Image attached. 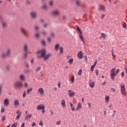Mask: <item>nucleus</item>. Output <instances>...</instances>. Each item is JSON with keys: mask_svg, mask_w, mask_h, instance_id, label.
Returning a JSON list of instances; mask_svg holds the SVG:
<instances>
[{"mask_svg": "<svg viewBox=\"0 0 127 127\" xmlns=\"http://www.w3.org/2000/svg\"><path fill=\"white\" fill-rule=\"evenodd\" d=\"M37 54H41V55L39 57V58H41V57H42L45 61H46V60H48V59H49V58H50V57L52 56V55H51V54H49L45 56V54H46V50H45V49L38 51L37 52Z\"/></svg>", "mask_w": 127, "mask_h": 127, "instance_id": "f257e3e1", "label": "nucleus"}, {"mask_svg": "<svg viewBox=\"0 0 127 127\" xmlns=\"http://www.w3.org/2000/svg\"><path fill=\"white\" fill-rule=\"evenodd\" d=\"M120 72V69H117L116 70V68H113L110 71V77L112 80H115V76L118 75V73Z\"/></svg>", "mask_w": 127, "mask_h": 127, "instance_id": "f03ea898", "label": "nucleus"}, {"mask_svg": "<svg viewBox=\"0 0 127 127\" xmlns=\"http://www.w3.org/2000/svg\"><path fill=\"white\" fill-rule=\"evenodd\" d=\"M76 29L78 31V32H79V33L80 34L79 36L80 39H81V41H82L83 43L85 44L86 42H85V40L84 39V37H83V35H82V31H81V29H80L79 26H76Z\"/></svg>", "mask_w": 127, "mask_h": 127, "instance_id": "7ed1b4c3", "label": "nucleus"}, {"mask_svg": "<svg viewBox=\"0 0 127 127\" xmlns=\"http://www.w3.org/2000/svg\"><path fill=\"white\" fill-rule=\"evenodd\" d=\"M121 93L124 96H127V91H126V86L125 84H121Z\"/></svg>", "mask_w": 127, "mask_h": 127, "instance_id": "20e7f679", "label": "nucleus"}, {"mask_svg": "<svg viewBox=\"0 0 127 127\" xmlns=\"http://www.w3.org/2000/svg\"><path fill=\"white\" fill-rule=\"evenodd\" d=\"M15 86L17 89H20L22 87V82L21 81H17L15 83Z\"/></svg>", "mask_w": 127, "mask_h": 127, "instance_id": "39448f33", "label": "nucleus"}, {"mask_svg": "<svg viewBox=\"0 0 127 127\" xmlns=\"http://www.w3.org/2000/svg\"><path fill=\"white\" fill-rule=\"evenodd\" d=\"M38 111H41V110H45V105L44 104H39L37 107Z\"/></svg>", "mask_w": 127, "mask_h": 127, "instance_id": "423d86ee", "label": "nucleus"}, {"mask_svg": "<svg viewBox=\"0 0 127 127\" xmlns=\"http://www.w3.org/2000/svg\"><path fill=\"white\" fill-rule=\"evenodd\" d=\"M68 96L70 98H73L75 97V92L71 90H68Z\"/></svg>", "mask_w": 127, "mask_h": 127, "instance_id": "0eeeda50", "label": "nucleus"}, {"mask_svg": "<svg viewBox=\"0 0 127 127\" xmlns=\"http://www.w3.org/2000/svg\"><path fill=\"white\" fill-rule=\"evenodd\" d=\"M77 58L78 59H82L83 57H84V56H83V52L82 51H80L78 53L77 55Z\"/></svg>", "mask_w": 127, "mask_h": 127, "instance_id": "6e6552de", "label": "nucleus"}, {"mask_svg": "<svg viewBox=\"0 0 127 127\" xmlns=\"http://www.w3.org/2000/svg\"><path fill=\"white\" fill-rule=\"evenodd\" d=\"M38 92L40 95H41V96H43V95H44V90H43V88H39Z\"/></svg>", "mask_w": 127, "mask_h": 127, "instance_id": "1a4fd4ad", "label": "nucleus"}, {"mask_svg": "<svg viewBox=\"0 0 127 127\" xmlns=\"http://www.w3.org/2000/svg\"><path fill=\"white\" fill-rule=\"evenodd\" d=\"M24 50H25V56H24V58H26V56H27L28 54V48L27 47V45H26L24 46Z\"/></svg>", "mask_w": 127, "mask_h": 127, "instance_id": "9d476101", "label": "nucleus"}, {"mask_svg": "<svg viewBox=\"0 0 127 127\" xmlns=\"http://www.w3.org/2000/svg\"><path fill=\"white\" fill-rule=\"evenodd\" d=\"M61 105L63 109H65V108H66V102H65V100L62 99L61 100Z\"/></svg>", "mask_w": 127, "mask_h": 127, "instance_id": "9b49d317", "label": "nucleus"}, {"mask_svg": "<svg viewBox=\"0 0 127 127\" xmlns=\"http://www.w3.org/2000/svg\"><path fill=\"white\" fill-rule=\"evenodd\" d=\"M31 118H32V114L30 113V115H26V116L25 118V120H26V121H29V120L31 119Z\"/></svg>", "mask_w": 127, "mask_h": 127, "instance_id": "f8f14e48", "label": "nucleus"}, {"mask_svg": "<svg viewBox=\"0 0 127 127\" xmlns=\"http://www.w3.org/2000/svg\"><path fill=\"white\" fill-rule=\"evenodd\" d=\"M81 109H82V104L79 102L78 103L76 108V111H79V110H81Z\"/></svg>", "mask_w": 127, "mask_h": 127, "instance_id": "ddd939ff", "label": "nucleus"}, {"mask_svg": "<svg viewBox=\"0 0 127 127\" xmlns=\"http://www.w3.org/2000/svg\"><path fill=\"white\" fill-rule=\"evenodd\" d=\"M97 61H95L94 62V64L93 65H92L91 66V68H90V70L91 71V72H93V71H94V69H95V67H96V65H97Z\"/></svg>", "mask_w": 127, "mask_h": 127, "instance_id": "4468645a", "label": "nucleus"}, {"mask_svg": "<svg viewBox=\"0 0 127 127\" xmlns=\"http://www.w3.org/2000/svg\"><path fill=\"white\" fill-rule=\"evenodd\" d=\"M4 105L6 107H7L9 105V100L8 99H5L4 100Z\"/></svg>", "mask_w": 127, "mask_h": 127, "instance_id": "2eb2a0df", "label": "nucleus"}, {"mask_svg": "<svg viewBox=\"0 0 127 127\" xmlns=\"http://www.w3.org/2000/svg\"><path fill=\"white\" fill-rule=\"evenodd\" d=\"M105 101L106 104H109L110 103V96H107L105 98Z\"/></svg>", "mask_w": 127, "mask_h": 127, "instance_id": "dca6fc26", "label": "nucleus"}, {"mask_svg": "<svg viewBox=\"0 0 127 127\" xmlns=\"http://www.w3.org/2000/svg\"><path fill=\"white\" fill-rule=\"evenodd\" d=\"M19 105V101H18V100H15L14 102V107H17Z\"/></svg>", "mask_w": 127, "mask_h": 127, "instance_id": "f3484780", "label": "nucleus"}, {"mask_svg": "<svg viewBox=\"0 0 127 127\" xmlns=\"http://www.w3.org/2000/svg\"><path fill=\"white\" fill-rule=\"evenodd\" d=\"M10 54V50H8L6 55H4V54H3L2 55V57H3V58H5V57H6V56H9Z\"/></svg>", "mask_w": 127, "mask_h": 127, "instance_id": "a211bd4d", "label": "nucleus"}, {"mask_svg": "<svg viewBox=\"0 0 127 127\" xmlns=\"http://www.w3.org/2000/svg\"><path fill=\"white\" fill-rule=\"evenodd\" d=\"M89 85L90 87V88H94V87H95V82H90L89 83Z\"/></svg>", "mask_w": 127, "mask_h": 127, "instance_id": "6ab92c4d", "label": "nucleus"}, {"mask_svg": "<svg viewBox=\"0 0 127 127\" xmlns=\"http://www.w3.org/2000/svg\"><path fill=\"white\" fill-rule=\"evenodd\" d=\"M31 15L32 17H33V18H35V17H36V16H37V14L35 12H32L31 13Z\"/></svg>", "mask_w": 127, "mask_h": 127, "instance_id": "aec40b11", "label": "nucleus"}, {"mask_svg": "<svg viewBox=\"0 0 127 127\" xmlns=\"http://www.w3.org/2000/svg\"><path fill=\"white\" fill-rule=\"evenodd\" d=\"M99 9H101V10H102L103 11H105V6L102 5H99Z\"/></svg>", "mask_w": 127, "mask_h": 127, "instance_id": "412c9836", "label": "nucleus"}, {"mask_svg": "<svg viewBox=\"0 0 127 127\" xmlns=\"http://www.w3.org/2000/svg\"><path fill=\"white\" fill-rule=\"evenodd\" d=\"M52 13L54 15H58V14H59V13H60V12H59V11L56 10V11L53 12Z\"/></svg>", "mask_w": 127, "mask_h": 127, "instance_id": "4be33fe9", "label": "nucleus"}, {"mask_svg": "<svg viewBox=\"0 0 127 127\" xmlns=\"http://www.w3.org/2000/svg\"><path fill=\"white\" fill-rule=\"evenodd\" d=\"M102 37H103V39H105L107 38V35H106V34L105 33H102L101 38H102Z\"/></svg>", "mask_w": 127, "mask_h": 127, "instance_id": "5701e85b", "label": "nucleus"}, {"mask_svg": "<svg viewBox=\"0 0 127 127\" xmlns=\"http://www.w3.org/2000/svg\"><path fill=\"white\" fill-rule=\"evenodd\" d=\"M32 90H33V89L32 88V87H30L27 90V94H29V93H30L31 92V91H32Z\"/></svg>", "mask_w": 127, "mask_h": 127, "instance_id": "b1692460", "label": "nucleus"}, {"mask_svg": "<svg viewBox=\"0 0 127 127\" xmlns=\"http://www.w3.org/2000/svg\"><path fill=\"white\" fill-rule=\"evenodd\" d=\"M73 61H74V60L73 59H70L68 61V63H69L70 65H72V64H73Z\"/></svg>", "mask_w": 127, "mask_h": 127, "instance_id": "393cba45", "label": "nucleus"}, {"mask_svg": "<svg viewBox=\"0 0 127 127\" xmlns=\"http://www.w3.org/2000/svg\"><path fill=\"white\" fill-rule=\"evenodd\" d=\"M75 81V76L74 75L71 76V83L73 84Z\"/></svg>", "mask_w": 127, "mask_h": 127, "instance_id": "a878e982", "label": "nucleus"}, {"mask_svg": "<svg viewBox=\"0 0 127 127\" xmlns=\"http://www.w3.org/2000/svg\"><path fill=\"white\" fill-rule=\"evenodd\" d=\"M83 70L82 69H80L78 72L77 74L78 75H79V76H81V75H82V72Z\"/></svg>", "mask_w": 127, "mask_h": 127, "instance_id": "bb28decb", "label": "nucleus"}, {"mask_svg": "<svg viewBox=\"0 0 127 127\" xmlns=\"http://www.w3.org/2000/svg\"><path fill=\"white\" fill-rule=\"evenodd\" d=\"M21 31L22 32V33H23V34H24V35H26V31L25 30V29H24V28H22Z\"/></svg>", "mask_w": 127, "mask_h": 127, "instance_id": "cd10ccee", "label": "nucleus"}, {"mask_svg": "<svg viewBox=\"0 0 127 127\" xmlns=\"http://www.w3.org/2000/svg\"><path fill=\"white\" fill-rule=\"evenodd\" d=\"M112 55L113 58H116V55H115V52H114V50H112Z\"/></svg>", "mask_w": 127, "mask_h": 127, "instance_id": "c85d7f7f", "label": "nucleus"}, {"mask_svg": "<svg viewBox=\"0 0 127 127\" xmlns=\"http://www.w3.org/2000/svg\"><path fill=\"white\" fill-rule=\"evenodd\" d=\"M20 80H22V81H23L24 80V75L23 74H21L20 76Z\"/></svg>", "mask_w": 127, "mask_h": 127, "instance_id": "c756f323", "label": "nucleus"}, {"mask_svg": "<svg viewBox=\"0 0 127 127\" xmlns=\"http://www.w3.org/2000/svg\"><path fill=\"white\" fill-rule=\"evenodd\" d=\"M17 126V122L14 123L12 124V125L11 126V127H16Z\"/></svg>", "mask_w": 127, "mask_h": 127, "instance_id": "7c9ffc66", "label": "nucleus"}, {"mask_svg": "<svg viewBox=\"0 0 127 127\" xmlns=\"http://www.w3.org/2000/svg\"><path fill=\"white\" fill-rule=\"evenodd\" d=\"M60 54H62L63 53V47H61L60 48Z\"/></svg>", "mask_w": 127, "mask_h": 127, "instance_id": "2f4dec72", "label": "nucleus"}, {"mask_svg": "<svg viewBox=\"0 0 127 127\" xmlns=\"http://www.w3.org/2000/svg\"><path fill=\"white\" fill-rule=\"evenodd\" d=\"M21 115V113H20L19 115H18L16 118V120H19Z\"/></svg>", "mask_w": 127, "mask_h": 127, "instance_id": "473e14b6", "label": "nucleus"}, {"mask_svg": "<svg viewBox=\"0 0 127 127\" xmlns=\"http://www.w3.org/2000/svg\"><path fill=\"white\" fill-rule=\"evenodd\" d=\"M59 48V44H57L55 46V49L56 50V51H57V50H58Z\"/></svg>", "mask_w": 127, "mask_h": 127, "instance_id": "72a5a7b5", "label": "nucleus"}, {"mask_svg": "<svg viewBox=\"0 0 127 127\" xmlns=\"http://www.w3.org/2000/svg\"><path fill=\"white\" fill-rule=\"evenodd\" d=\"M39 125V126L42 127L43 126V125H44V124L43 123V122H42V121H40Z\"/></svg>", "mask_w": 127, "mask_h": 127, "instance_id": "f704fd0d", "label": "nucleus"}, {"mask_svg": "<svg viewBox=\"0 0 127 127\" xmlns=\"http://www.w3.org/2000/svg\"><path fill=\"white\" fill-rule=\"evenodd\" d=\"M122 25L124 28H127V24L126 23V22L123 23Z\"/></svg>", "mask_w": 127, "mask_h": 127, "instance_id": "c9c22d12", "label": "nucleus"}, {"mask_svg": "<svg viewBox=\"0 0 127 127\" xmlns=\"http://www.w3.org/2000/svg\"><path fill=\"white\" fill-rule=\"evenodd\" d=\"M61 124V121H59L56 122L57 126H59Z\"/></svg>", "mask_w": 127, "mask_h": 127, "instance_id": "e433bc0d", "label": "nucleus"}, {"mask_svg": "<svg viewBox=\"0 0 127 127\" xmlns=\"http://www.w3.org/2000/svg\"><path fill=\"white\" fill-rule=\"evenodd\" d=\"M58 88H61V82L59 81L58 84Z\"/></svg>", "mask_w": 127, "mask_h": 127, "instance_id": "4c0bfd02", "label": "nucleus"}, {"mask_svg": "<svg viewBox=\"0 0 127 127\" xmlns=\"http://www.w3.org/2000/svg\"><path fill=\"white\" fill-rule=\"evenodd\" d=\"M95 73L96 74V76H98V75H99V70L96 69L95 70Z\"/></svg>", "mask_w": 127, "mask_h": 127, "instance_id": "58836bf2", "label": "nucleus"}, {"mask_svg": "<svg viewBox=\"0 0 127 127\" xmlns=\"http://www.w3.org/2000/svg\"><path fill=\"white\" fill-rule=\"evenodd\" d=\"M41 69V67H40V66L38 67L37 68L36 70V72H38V71H40Z\"/></svg>", "mask_w": 127, "mask_h": 127, "instance_id": "ea45409f", "label": "nucleus"}, {"mask_svg": "<svg viewBox=\"0 0 127 127\" xmlns=\"http://www.w3.org/2000/svg\"><path fill=\"white\" fill-rule=\"evenodd\" d=\"M42 8H44V9H46L47 8V5H46V4H44V6H43Z\"/></svg>", "mask_w": 127, "mask_h": 127, "instance_id": "a19ab883", "label": "nucleus"}, {"mask_svg": "<svg viewBox=\"0 0 127 127\" xmlns=\"http://www.w3.org/2000/svg\"><path fill=\"white\" fill-rule=\"evenodd\" d=\"M36 126V123H35V122H33V123H32V125H31V126H32V127H35Z\"/></svg>", "mask_w": 127, "mask_h": 127, "instance_id": "79ce46f5", "label": "nucleus"}, {"mask_svg": "<svg viewBox=\"0 0 127 127\" xmlns=\"http://www.w3.org/2000/svg\"><path fill=\"white\" fill-rule=\"evenodd\" d=\"M121 75H122V77L124 78V77H125V72L124 71H122Z\"/></svg>", "mask_w": 127, "mask_h": 127, "instance_id": "37998d69", "label": "nucleus"}, {"mask_svg": "<svg viewBox=\"0 0 127 127\" xmlns=\"http://www.w3.org/2000/svg\"><path fill=\"white\" fill-rule=\"evenodd\" d=\"M2 122H4L5 121V117H2L1 119Z\"/></svg>", "mask_w": 127, "mask_h": 127, "instance_id": "c03bdc74", "label": "nucleus"}, {"mask_svg": "<svg viewBox=\"0 0 127 127\" xmlns=\"http://www.w3.org/2000/svg\"><path fill=\"white\" fill-rule=\"evenodd\" d=\"M2 26H3V27H5V26H6V23L5 22L2 23Z\"/></svg>", "mask_w": 127, "mask_h": 127, "instance_id": "a18cd8bd", "label": "nucleus"}, {"mask_svg": "<svg viewBox=\"0 0 127 127\" xmlns=\"http://www.w3.org/2000/svg\"><path fill=\"white\" fill-rule=\"evenodd\" d=\"M26 96V94L25 91H24L23 94V97L25 98Z\"/></svg>", "mask_w": 127, "mask_h": 127, "instance_id": "49530a36", "label": "nucleus"}, {"mask_svg": "<svg viewBox=\"0 0 127 127\" xmlns=\"http://www.w3.org/2000/svg\"><path fill=\"white\" fill-rule=\"evenodd\" d=\"M1 113H4V108L1 109Z\"/></svg>", "mask_w": 127, "mask_h": 127, "instance_id": "de8ad7c7", "label": "nucleus"}, {"mask_svg": "<svg viewBox=\"0 0 127 127\" xmlns=\"http://www.w3.org/2000/svg\"><path fill=\"white\" fill-rule=\"evenodd\" d=\"M2 89V85H0V94L1 93V90Z\"/></svg>", "mask_w": 127, "mask_h": 127, "instance_id": "09e8293b", "label": "nucleus"}, {"mask_svg": "<svg viewBox=\"0 0 127 127\" xmlns=\"http://www.w3.org/2000/svg\"><path fill=\"white\" fill-rule=\"evenodd\" d=\"M77 5H80V1L79 0L76 1Z\"/></svg>", "mask_w": 127, "mask_h": 127, "instance_id": "8fccbe9b", "label": "nucleus"}, {"mask_svg": "<svg viewBox=\"0 0 127 127\" xmlns=\"http://www.w3.org/2000/svg\"><path fill=\"white\" fill-rule=\"evenodd\" d=\"M25 126V124L23 123L21 126V127H24Z\"/></svg>", "mask_w": 127, "mask_h": 127, "instance_id": "3c124183", "label": "nucleus"}, {"mask_svg": "<svg viewBox=\"0 0 127 127\" xmlns=\"http://www.w3.org/2000/svg\"><path fill=\"white\" fill-rule=\"evenodd\" d=\"M50 5L52 6L53 5V1H51L50 2Z\"/></svg>", "mask_w": 127, "mask_h": 127, "instance_id": "603ef678", "label": "nucleus"}, {"mask_svg": "<svg viewBox=\"0 0 127 127\" xmlns=\"http://www.w3.org/2000/svg\"><path fill=\"white\" fill-rule=\"evenodd\" d=\"M125 72L127 75V66H125Z\"/></svg>", "mask_w": 127, "mask_h": 127, "instance_id": "864d4df0", "label": "nucleus"}, {"mask_svg": "<svg viewBox=\"0 0 127 127\" xmlns=\"http://www.w3.org/2000/svg\"><path fill=\"white\" fill-rule=\"evenodd\" d=\"M36 37H37V38H38V37H39V34H38V33L36 34Z\"/></svg>", "mask_w": 127, "mask_h": 127, "instance_id": "5fc2aeb1", "label": "nucleus"}, {"mask_svg": "<svg viewBox=\"0 0 127 127\" xmlns=\"http://www.w3.org/2000/svg\"><path fill=\"white\" fill-rule=\"evenodd\" d=\"M71 111L74 112V111H75V107H71Z\"/></svg>", "mask_w": 127, "mask_h": 127, "instance_id": "6e6d98bb", "label": "nucleus"}, {"mask_svg": "<svg viewBox=\"0 0 127 127\" xmlns=\"http://www.w3.org/2000/svg\"><path fill=\"white\" fill-rule=\"evenodd\" d=\"M111 89L112 90L113 93H115V92H116V89H115V88H112Z\"/></svg>", "mask_w": 127, "mask_h": 127, "instance_id": "4d7b16f0", "label": "nucleus"}, {"mask_svg": "<svg viewBox=\"0 0 127 127\" xmlns=\"http://www.w3.org/2000/svg\"><path fill=\"white\" fill-rule=\"evenodd\" d=\"M25 87H28V83H25Z\"/></svg>", "mask_w": 127, "mask_h": 127, "instance_id": "13d9d810", "label": "nucleus"}, {"mask_svg": "<svg viewBox=\"0 0 127 127\" xmlns=\"http://www.w3.org/2000/svg\"><path fill=\"white\" fill-rule=\"evenodd\" d=\"M42 43L43 45H45V41H42Z\"/></svg>", "mask_w": 127, "mask_h": 127, "instance_id": "bf43d9fd", "label": "nucleus"}, {"mask_svg": "<svg viewBox=\"0 0 127 127\" xmlns=\"http://www.w3.org/2000/svg\"><path fill=\"white\" fill-rule=\"evenodd\" d=\"M48 40L49 42H51V38H48Z\"/></svg>", "mask_w": 127, "mask_h": 127, "instance_id": "052dcab7", "label": "nucleus"}, {"mask_svg": "<svg viewBox=\"0 0 127 127\" xmlns=\"http://www.w3.org/2000/svg\"><path fill=\"white\" fill-rule=\"evenodd\" d=\"M70 106L71 108H73V103H70Z\"/></svg>", "mask_w": 127, "mask_h": 127, "instance_id": "680f3d73", "label": "nucleus"}, {"mask_svg": "<svg viewBox=\"0 0 127 127\" xmlns=\"http://www.w3.org/2000/svg\"><path fill=\"white\" fill-rule=\"evenodd\" d=\"M42 113L43 114L44 113H45V109H43L42 110Z\"/></svg>", "mask_w": 127, "mask_h": 127, "instance_id": "e2e57ef3", "label": "nucleus"}, {"mask_svg": "<svg viewBox=\"0 0 127 127\" xmlns=\"http://www.w3.org/2000/svg\"><path fill=\"white\" fill-rule=\"evenodd\" d=\"M88 105L89 106V108H91V103H88Z\"/></svg>", "mask_w": 127, "mask_h": 127, "instance_id": "0e129e2a", "label": "nucleus"}, {"mask_svg": "<svg viewBox=\"0 0 127 127\" xmlns=\"http://www.w3.org/2000/svg\"><path fill=\"white\" fill-rule=\"evenodd\" d=\"M66 59H70V56H68L66 57Z\"/></svg>", "mask_w": 127, "mask_h": 127, "instance_id": "69168bd1", "label": "nucleus"}, {"mask_svg": "<svg viewBox=\"0 0 127 127\" xmlns=\"http://www.w3.org/2000/svg\"><path fill=\"white\" fill-rule=\"evenodd\" d=\"M54 90H55V91H57V87L54 88Z\"/></svg>", "mask_w": 127, "mask_h": 127, "instance_id": "338daca9", "label": "nucleus"}, {"mask_svg": "<svg viewBox=\"0 0 127 127\" xmlns=\"http://www.w3.org/2000/svg\"><path fill=\"white\" fill-rule=\"evenodd\" d=\"M43 34L44 35H45V34H46V32H43Z\"/></svg>", "mask_w": 127, "mask_h": 127, "instance_id": "774afa93", "label": "nucleus"}]
</instances>
